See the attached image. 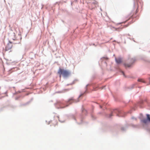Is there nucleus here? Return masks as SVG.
Returning <instances> with one entry per match:
<instances>
[{"label":"nucleus","instance_id":"nucleus-1","mask_svg":"<svg viewBox=\"0 0 150 150\" xmlns=\"http://www.w3.org/2000/svg\"><path fill=\"white\" fill-rule=\"evenodd\" d=\"M58 73L59 74L60 77L62 75L64 77H67L70 74V72L69 71L61 68L59 69Z\"/></svg>","mask_w":150,"mask_h":150},{"label":"nucleus","instance_id":"nucleus-2","mask_svg":"<svg viewBox=\"0 0 150 150\" xmlns=\"http://www.w3.org/2000/svg\"><path fill=\"white\" fill-rule=\"evenodd\" d=\"M147 119H144L141 120V122L145 124H146L148 122V120L150 122V115L149 114H147L146 115Z\"/></svg>","mask_w":150,"mask_h":150},{"label":"nucleus","instance_id":"nucleus-3","mask_svg":"<svg viewBox=\"0 0 150 150\" xmlns=\"http://www.w3.org/2000/svg\"><path fill=\"white\" fill-rule=\"evenodd\" d=\"M136 0V2L134 4V9H136V13L138 12V8L139 7L138 6V2L139 1V0Z\"/></svg>","mask_w":150,"mask_h":150},{"label":"nucleus","instance_id":"nucleus-4","mask_svg":"<svg viewBox=\"0 0 150 150\" xmlns=\"http://www.w3.org/2000/svg\"><path fill=\"white\" fill-rule=\"evenodd\" d=\"M12 47V45L11 44V43L10 42L8 43L7 45H6V49L7 50H8L10 49H11Z\"/></svg>","mask_w":150,"mask_h":150},{"label":"nucleus","instance_id":"nucleus-5","mask_svg":"<svg viewBox=\"0 0 150 150\" xmlns=\"http://www.w3.org/2000/svg\"><path fill=\"white\" fill-rule=\"evenodd\" d=\"M115 60L117 64H120L122 62V59L120 58H118L116 59Z\"/></svg>","mask_w":150,"mask_h":150},{"label":"nucleus","instance_id":"nucleus-6","mask_svg":"<svg viewBox=\"0 0 150 150\" xmlns=\"http://www.w3.org/2000/svg\"><path fill=\"white\" fill-rule=\"evenodd\" d=\"M132 64H124V65L125 67L126 68L130 67L131 66Z\"/></svg>","mask_w":150,"mask_h":150},{"label":"nucleus","instance_id":"nucleus-7","mask_svg":"<svg viewBox=\"0 0 150 150\" xmlns=\"http://www.w3.org/2000/svg\"><path fill=\"white\" fill-rule=\"evenodd\" d=\"M138 80L139 81H142V79H138Z\"/></svg>","mask_w":150,"mask_h":150},{"label":"nucleus","instance_id":"nucleus-8","mask_svg":"<svg viewBox=\"0 0 150 150\" xmlns=\"http://www.w3.org/2000/svg\"><path fill=\"white\" fill-rule=\"evenodd\" d=\"M19 37H20V42H21V36L20 35L19 36Z\"/></svg>","mask_w":150,"mask_h":150},{"label":"nucleus","instance_id":"nucleus-9","mask_svg":"<svg viewBox=\"0 0 150 150\" xmlns=\"http://www.w3.org/2000/svg\"><path fill=\"white\" fill-rule=\"evenodd\" d=\"M122 73L123 75L124 76H125L124 73L123 71H122Z\"/></svg>","mask_w":150,"mask_h":150},{"label":"nucleus","instance_id":"nucleus-10","mask_svg":"<svg viewBox=\"0 0 150 150\" xmlns=\"http://www.w3.org/2000/svg\"><path fill=\"white\" fill-rule=\"evenodd\" d=\"M58 117V120H59V121H61V122H63V121H60V120L59 119V117Z\"/></svg>","mask_w":150,"mask_h":150},{"label":"nucleus","instance_id":"nucleus-11","mask_svg":"<svg viewBox=\"0 0 150 150\" xmlns=\"http://www.w3.org/2000/svg\"><path fill=\"white\" fill-rule=\"evenodd\" d=\"M112 116V114H110V116H109V117H110Z\"/></svg>","mask_w":150,"mask_h":150},{"label":"nucleus","instance_id":"nucleus-12","mask_svg":"<svg viewBox=\"0 0 150 150\" xmlns=\"http://www.w3.org/2000/svg\"><path fill=\"white\" fill-rule=\"evenodd\" d=\"M127 26H128V25H125V27H127Z\"/></svg>","mask_w":150,"mask_h":150},{"label":"nucleus","instance_id":"nucleus-13","mask_svg":"<svg viewBox=\"0 0 150 150\" xmlns=\"http://www.w3.org/2000/svg\"><path fill=\"white\" fill-rule=\"evenodd\" d=\"M57 125V123L56 124V125H54V127H55V126H56V125Z\"/></svg>","mask_w":150,"mask_h":150},{"label":"nucleus","instance_id":"nucleus-14","mask_svg":"<svg viewBox=\"0 0 150 150\" xmlns=\"http://www.w3.org/2000/svg\"><path fill=\"white\" fill-rule=\"evenodd\" d=\"M72 100V99L69 100V101H70V100Z\"/></svg>","mask_w":150,"mask_h":150},{"label":"nucleus","instance_id":"nucleus-15","mask_svg":"<svg viewBox=\"0 0 150 150\" xmlns=\"http://www.w3.org/2000/svg\"><path fill=\"white\" fill-rule=\"evenodd\" d=\"M133 61V59H132V61Z\"/></svg>","mask_w":150,"mask_h":150},{"label":"nucleus","instance_id":"nucleus-16","mask_svg":"<svg viewBox=\"0 0 150 150\" xmlns=\"http://www.w3.org/2000/svg\"><path fill=\"white\" fill-rule=\"evenodd\" d=\"M130 19V18H129V19H128L127 21L128 20H129V19Z\"/></svg>","mask_w":150,"mask_h":150},{"label":"nucleus","instance_id":"nucleus-17","mask_svg":"<svg viewBox=\"0 0 150 150\" xmlns=\"http://www.w3.org/2000/svg\"><path fill=\"white\" fill-rule=\"evenodd\" d=\"M1 93L0 92V95H1Z\"/></svg>","mask_w":150,"mask_h":150}]
</instances>
